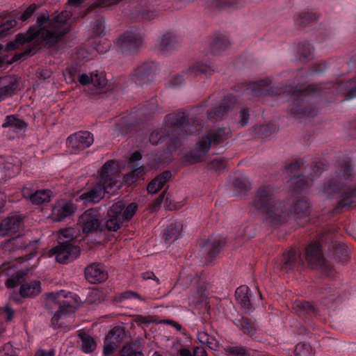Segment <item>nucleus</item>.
Instances as JSON below:
<instances>
[{"mask_svg":"<svg viewBox=\"0 0 356 356\" xmlns=\"http://www.w3.org/2000/svg\"><path fill=\"white\" fill-rule=\"evenodd\" d=\"M17 24L15 19H9L0 25V34L15 27Z\"/></svg>","mask_w":356,"mask_h":356,"instance_id":"37","label":"nucleus"},{"mask_svg":"<svg viewBox=\"0 0 356 356\" xmlns=\"http://www.w3.org/2000/svg\"><path fill=\"white\" fill-rule=\"evenodd\" d=\"M94 142L93 136L88 131H80L68 137L67 145L76 153L89 147Z\"/></svg>","mask_w":356,"mask_h":356,"instance_id":"7","label":"nucleus"},{"mask_svg":"<svg viewBox=\"0 0 356 356\" xmlns=\"http://www.w3.org/2000/svg\"><path fill=\"white\" fill-rule=\"evenodd\" d=\"M230 353L234 356H244L245 350L242 348H232L230 349Z\"/></svg>","mask_w":356,"mask_h":356,"instance_id":"45","label":"nucleus"},{"mask_svg":"<svg viewBox=\"0 0 356 356\" xmlns=\"http://www.w3.org/2000/svg\"><path fill=\"white\" fill-rule=\"evenodd\" d=\"M168 38H167V37L163 38L161 40V45L165 47L168 44Z\"/></svg>","mask_w":356,"mask_h":356,"instance_id":"55","label":"nucleus"},{"mask_svg":"<svg viewBox=\"0 0 356 356\" xmlns=\"http://www.w3.org/2000/svg\"><path fill=\"white\" fill-rule=\"evenodd\" d=\"M351 97H355L356 96V88H353L351 90Z\"/></svg>","mask_w":356,"mask_h":356,"instance_id":"58","label":"nucleus"},{"mask_svg":"<svg viewBox=\"0 0 356 356\" xmlns=\"http://www.w3.org/2000/svg\"><path fill=\"white\" fill-rule=\"evenodd\" d=\"M183 225L180 221L170 220L163 232V238L166 241H176L181 236Z\"/></svg>","mask_w":356,"mask_h":356,"instance_id":"14","label":"nucleus"},{"mask_svg":"<svg viewBox=\"0 0 356 356\" xmlns=\"http://www.w3.org/2000/svg\"><path fill=\"white\" fill-rule=\"evenodd\" d=\"M79 223L83 232L90 233L100 229L102 218L97 211L88 209L80 216Z\"/></svg>","mask_w":356,"mask_h":356,"instance_id":"6","label":"nucleus"},{"mask_svg":"<svg viewBox=\"0 0 356 356\" xmlns=\"http://www.w3.org/2000/svg\"><path fill=\"white\" fill-rule=\"evenodd\" d=\"M19 281V275H17L15 277L8 279L6 283V285L8 288H13L17 284H18Z\"/></svg>","mask_w":356,"mask_h":356,"instance_id":"42","label":"nucleus"},{"mask_svg":"<svg viewBox=\"0 0 356 356\" xmlns=\"http://www.w3.org/2000/svg\"><path fill=\"white\" fill-rule=\"evenodd\" d=\"M143 171L144 170L142 167L132 169L131 172L127 175L126 177V181L129 184H132L134 181V179L138 177L140 175H142Z\"/></svg>","mask_w":356,"mask_h":356,"instance_id":"32","label":"nucleus"},{"mask_svg":"<svg viewBox=\"0 0 356 356\" xmlns=\"http://www.w3.org/2000/svg\"><path fill=\"white\" fill-rule=\"evenodd\" d=\"M236 298L243 310L248 312L251 309V294L248 286H241L237 288L236 290Z\"/></svg>","mask_w":356,"mask_h":356,"instance_id":"15","label":"nucleus"},{"mask_svg":"<svg viewBox=\"0 0 356 356\" xmlns=\"http://www.w3.org/2000/svg\"><path fill=\"white\" fill-rule=\"evenodd\" d=\"M138 209L137 204L133 202L126 207L122 200L114 202L108 209L106 222L108 230L115 232L124 221L130 220Z\"/></svg>","mask_w":356,"mask_h":356,"instance_id":"4","label":"nucleus"},{"mask_svg":"<svg viewBox=\"0 0 356 356\" xmlns=\"http://www.w3.org/2000/svg\"><path fill=\"white\" fill-rule=\"evenodd\" d=\"M197 339L201 343L206 344V343L209 342V334L204 331L199 332L197 333Z\"/></svg>","mask_w":356,"mask_h":356,"instance_id":"44","label":"nucleus"},{"mask_svg":"<svg viewBox=\"0 0 356 356\" xmlns=\"http://www.w3.org/2000/svg\"><path fill=\"white\" fill-rule=\"evenodd\" d=\"M335 188V186H329L328 187L325 188V192L328 195H331L330 193V191L334 189Z\"/></svg>","mask_w":356,"mask_h":356,"instance_id":"54","label":"nucleus"},{"mask_svg":"<svg viewBox=\"0 0 356 356\" xmlns=\"http://www.w3.org/2000/svg\"><path fill=\"white\" fill-rule=\"evenodd\" d=\"M22 194L25 198L29 199L35 204H42L49 202L52 197V193L49 190H39L32 193L28 187L22 189Z\"/></svg>","mask_w":356,"mask_h":356,"instance_id":"11","label":"nucleus"},{"mask_svg":"<svg viewBox=\"0 0 356 356\" xmlns=\"http://www.w3.org/2000/svg\"><path fill=\"white\" fill-rule=\"evenodd\" d=\"M267 217L272 220L281 221L288 216L289 212L281 202L269 204L265 209Z\"/></svg>","mask_w":356,"mask_h":356,"instance_id":"13","label":"nucleus"},{"mask_svg":"<svg viewBox=\"0 0 356 356\" xmlns=\"http://www.w3.org/2000/svg\"><path fill=\"white\" fill-rule=\"evenodd\" d=\"M294 266V254L293 253H287L284 254L282 268L285 270L286 271L291 270Z\"/></svg>","mask_w":356,"mask_h":356,"instance_id":"25","label":"nucleus"},{"mask_svg":"<svg viewBox=\"0 0 356 356\" xmlns=\"http://www.w3.org/2000/svg\"><path fill=\"white\" fill-rule=\"evenodd\" d=\"M229 134V131L226 129H218L213 136L212 139L207 137L202 138L196 146L197 150L200 154L209 151L211 143H219L225 140Z\"/></svg>","mask_w":356,"mask_h":356,"instance_id":"10","label":"nucleus"},{"mask_svg":"<svg viewBox=\"0 0 356 356\" xmlns=\"http://www.w3.org/2000/svg\"><path fill=\"white\" fill-rule=\"evenodd\" d=\"M22 228V218L19 216L8 217L0 224V234H13Z\"/></svg>","mask_w":356,"mask_h":356,"instance_id":"12","label":"nucleus"},{"mask_svg":"<svg viewBox=\"0 0 356 356\" xmlns=\"http://www.w3.org/2000/svg\"><path fill=\"white\" fill-rule=\"evenodd\" d=\"M192 72H193L195 74H198L200 72H203V70H199V68L197 66H195L191 68Z\"/></svg>","mask_w":356,"mask_h":356,"instance_id":"56","label":"nucleus"},{"mask_svg":"<svg viewBox=\"0 0 356 356\" xmlns=\"http://www.w3.org/2000/svg\"><path fill=\"white\" fill-rule=\"evenodd\" d=\"M234 1H235V0H232V1H226L225 0V2L226 3H228L229 5H233V4L234 3Z\"/></svg>","mask_w":356,"mask_h":356,"instance_id":"60","label":"nucleus"},{"mask_svg":"<svg viewBox=\"0 0 356 356\" xmlns=\"http://www.w3.org/2000/svg\"><path fill=\"white\" fill-rule=\"evenodd\" d=\"M93 81L92 83L98 89L106 87L107 84V80L103 74L98 73L94 74Z\"/></svg>","mask_w":356,"mask_h":356,"instance_id":"30","label":"nucleus"},{"mask_svg":"<svg viewBox=\"0 0 356 356\" xmlns=\"http://www.w3.org/2000/svg\"><path fill=\"white\" fill-rule=\"evenodd\" d=\"M40 283L38 281L25 282L20 286L19 293L23 298H32L40 293Z\"/></svg>","mask_w":356,"mask_h":356,"instance_id":"18","label":"nucleus"},{"mask_svg":"<svg viewBox=\"0 0 356 356\" xmlns=\"http://www.w3.org/2000/svg\"><path fill=\"white\" fill-rule=\"evenodd\" d=\"M35 356H55V351L53 350L49 351L39 350L35 353Z\"/></svg>","mask_w":356,"mask_h":356,"instance_id":"46","label":"nucleus"},{"mask_svg":"<svg viewBox=\"0 0 356 356\" xmlns=\"http://www.w3.org/2000/svg\"><path fill=\"white\" fill-rule=\"evenodd\" d=\"M296 356H314L311 347L306 344H298L295 349Z\"/></svg>","mask_w":356,"mask_h":356,"instance_id":"26","label":"nucleus"},{"mask_svg":"<svg viewBox=\"0 0 356 356\" xmlns=\"http://www.w3.org/2000/svg\"><path fill=\"white\" fill-rule=\"evenodd\" d=\"M225 244L224 241L220 242L218 238H212L208 241L205 245L207 250L211 251L212 252H217L220 248L223 246Z\"/></svg>","mask_w":356,"mask_h":356,"instance_id":"27","label":"nucleus"},{"mask_svg":"<svg viewBox=\"0 0 356 356\" xmlns=\"http://www.w3.org/2000/svg\"><path fill=\"white\" fill-rule=\"evenodd\" d=\"M78 336L81 341V349L84 353H91L96 348V343L94 339L88 334L79 330Z\"/></svg>","mask_w":356,"mask_h":356,"instance_id":"21","label":"nucleus"},{"mask_svg":"<svg viewBox=\"0 0 356 356\" xmlns=\"http://www.w3.org/2000/svg\"><path fill=\"white\" fill-rule=\"evenodd\" d=\"M143 277L144 280L154 279L156 280L157 283L159 282V280L155 276V275L152 272H146L143 273Z\"/></svg>","mask_w":356,"mask_h":356,"instance_id":"47","label":"nucleus"},{"mask_svg":"<svg viewBox=\"0 0 356 356\" xmlns=\"http://www.w3.org/2000/svg\"><path fill=\"white\" fill-rule=\"evenodd\" d=\"M167 323L170 324L172 326H173L177 330L180 331L182 328L181 325L179 324L177 322L172 321H166Z\"/></svg>","mask_w":356,"mask_h":356,"instance_id":"50","label":"nucleus"},{"mask_svg":"<svg viewBox=\"0 0 356 356\" xmlns=\"http://www.w3.org/2000/svg\"><path fill=\"white\" fill-rule=\"evenodd\" d=\"M306 259L312 266H316L321 264V254L316 245L308 247L306 251Z\"/></svg>","mask_w":356,"mask_h":356,"instance_id":"22","label":"nucleus"},{"mask_svg":"<svg viewBox=\"0 0 356 356\" xmlns=\"http://www.w3.org/2000/svg\"><path fill=\"white\" fill-rule=\"evenodd\" d=\"M123 356H144L141 351H136L130 347H124L122 350Z\"/></svg>","mask_w":356,"mask_h":356,"instance_id":"40","label":"nucleus"},{"mask_svg":"<svg viewBox=\"0 0 356 356\" xmlns=\"http://www.w3.org/2000/svg\"><path fill=\"white\" fill-rule=\"evenodd\" d=\"M120 0H108V1H111V3H115L118 2Z\"/></svg>","mask_w":356,"mask_h":356,"instance_id":"61","label":"nucleus"},{"mask_svg":"<svg viewBox=\"0 0 356 356\" xmlns=\"http://www.w3.org/2000/svg\"><path fill=\"white\" fill-rule=\"evenodd\" d=\"M94 74H81L79 76V81L82 85H88L93 81Z\"/></svg>","mask_w":356,"mask_h":356,"instance_id":"38","label":"nucleus"},{"mask_svg":"<svg viewBox=\"0 0 356 356\" xmlns=\"http://www.w3.org/2000/svg\"><path fill=\"white\" fill-rule=\"evenodd\" d=\"M50 255H55L59 263H67L76 259L81 253L80 248L70 243L59 242L58 245L49 252Z\"/></svg>","mask_w":356,"mask_h":356,"instance_id":"5","label":"nucleus"},{"mask_svg":"<svg viewBox=\"0 0 356 356\" xmlns=\"http://www.w3.org/2000/svg\"><path fill=\"white\" fill-rule=\"evenodd\" d=\"M102 26H102V24H99V29H102ZM101 31H102V30H100V31H99V33H101Z\"/></svg>","mask_w":356,"mask_h":356,"instance_id":"63","label":"nucleus"},{"mask_svg":"<svg viewBox=\"0 0 356 356\" xmlns=\"http://www.w3.org/2000/svg\"><path fill=\"white\" fill-rule=\"evenodd\" d=\"M162 203H163L164 207L170 210L179 209L184 205L183 202H177L173 197L163 193L158 197L152 206V210L156 211Z\"/></svg>","mask_w":356,"mask_h":356,"instance_id":"16","label":"nucleus"},{"mask_svg":"<svg viewBox=\"0 0 356 356\" xmlns=\"http://www.w3.org/2000/svg\"><path fill=\"white\" fill-rule=\"evenodd\" d=\"M29 248L31 249V250H33V248H32L31 247V245H29Z\"/></svg>","mask_w":356,"mask_h":356,"instance_id":"64","label":"nucleus"},{"mask_svg":"<svg viewBox=\"0 0 356 356\" xmlns=\"http://www.w3.org/2000/svg\"><path fill=\"white\" fill-rule=\"evenodd\" d=\"M117 165L114 161L106 162L102 168L98 183L87 192L82 193L79 200L83 204L98 202L105 193H112L117 184Z\"/></svg>","mask_w":356,"mask_h":356,"instance_id":"2","label":"nucleus"},{"mask_svg":"<svg viewBox=\"0 0 356 356\" xmlns=\"http://www.w3.org/2000/svg\"><path fill=\"white\" fill-rule=\"evenodd\" d=\"M141 159V154L136 152H134V154H132V155L130 157V161L131 162H134V161H138Z\"/></svg>","mask_w":356,"mask_h":356,"instance_id":"49","label":"nucleus"},{"mask_svg":"<svg viewBox=\"0 0 356 356\" xmlns=\"http://www.w3.org/2000/svg\"><path fill=\"white\" fill-rule=\"evenodd\" d=\"M74 230L72 228H67L60 231L58 239L59 242H69L73 238Z\"/></svg>","mask_w":356,"mask_h":356,"instance_id":"29","label":"nucleus"},{"mask_svg":"<svg viewBox=\"0 0 356 356\" xmlns=\"http://www.w3.org/2000/svg\"><path fill=\"white\" fill-rule=\"evenodd\" d=\"M5 170L8 172V176L13 177L19 172L20 168L18 165L7 163L5 165Z\"/></svg>","mask_w":356,"mask_h":356,"instance_id":"33","label":"nucleus"},{"mask_svg":"<svg viewBox=\"0 0 356 356\" xmlns=\"http://www.w3.org/2000/svg\"><path fill=\"white\" fill-rule=\"evenodd\" d=\"M80 303V298L72 293H65L63 291L57 294H51L47 300V304L52 309H55L52 322L59 327L67 325V318H72L69 313H73Z\"/></svg>","mask_w":356,"mask_h":356,"instance_id":"3","label":"nucleus"},{"mask_svg":"<svg viewBox=\"0 0 356 356\" xmlns=\"http://www.w3.org/2000/svg\"><path fill=\"white\" fill-rule=\"evenodd\" d=\"M85 276L86 280L92 284L102 282L108 277L104 267L97 264H92L86 267Z\"/></svg>","mask_w":356,"mask_h":356,"instance_id":"9","label":"nucleus"},{"mask_svg":"<svg viewBox=\"0 0 356 356\" xmlns=\"http://www.w3.org/2000/svg\"><path fill=\"white\" fill-rule=\"evenodd\" d=\"M16 79L12 76L0 78V99L12 94L15 88Z\"/></svg>","mask_w":356,"mask_h":356,"instance_id":"17","label":"nucleus"},{"mask_svg":"<svg viewBox=\"0 0 356 356\" xmlns=\"http://www.w3.org/2000/svg\"><path fill=\"white\" fill-rule=\"evenodd\" d=\"M309 204L305 200H298L294 205L295 212L298 214H306L308 213Z\"/></svg>","mask_w":356,"mask_h":356,"instance_id":"28","label":"nucleus"},{"mask_svg":"<svg viewBox=\"0 0 356 356\" xmlns=\"http://www.w3.org/2000/svg\"><path fill=\"white\" fill-rule=\"evenodd\" d=\"M238 326L241 327V330L243 331V332L250 334L253 335L255 333L254 329L250 325V323L248 322V321L245 318H241L239 321Z\"/></svg>","mask_w":356,"mask_h":356,"instance_id":"31","label":"nucleus"},{"mask_svg":"<svg viewBox=\"0 0 356 356\" xmlns=\"http://www.w3.org/2000/svg\"><path fill=\"white\" fill-rule=\"evenodd\" d=\"M71 16V11L67 10L51 19H49V15L47 13H42L38 17L36 26L31 29L26 34L18 35L15 40L6 45L5 50H15L19 44L33 39L46 40L47 42H54L69 31L67 22Z\"/></svg>","mask_w":356,"mask_h":356,"instance_id":"1","label":"nucleus"},{"mask_svg":"<svg viewBox=\"0 0 356 356\" xmlns=\"http://www.w3.org/2000/svg\"><path fill=\"white\" fill-rule=\"evenodd\" d=\"M87 301L90 304H98L100 302L99 291L92 290L88 296Z\"/></svg>","mask_w":356,"mask_h":356,"instance_id":"34","label":"nucleus"},{"mask_svg":"<svg viewBox=\"0 0 356 356\" xmlns=\"http://www.w3.org/2000/svg\"><path fill=\"white\" fill-rule=\"evenodd\" d=\"M85 0H68V3L70 6H78Z\"/></svg>","mask_w":356,"mask_h":356,"instance_id":"51","label":"nucleus"},{"mask_svg":"<svg viewBox=\"0 0 356 356\" xmlns=\"http://www.w3.org/2000/svg\"><path fill=\"white\" fill-rule=\"evenodd\" d=\"M248 117H249V115L247 111H245V110H242L241 111V113H240L241 120H240L239 123L242 127H244L248 124Z\"/></svg>","mask_w":356,"mask_h":356,"instance_id":"43","label":"nucleus"},{"mask_svg":"<svg viewBox=\"0 0 356 356\" xmlns=\"http://www.w3.org/2000/svg\"><path fill=\"white\" fill-rule=\"evenodd\" d=\"M171 173L170 172H164L154 180H152L147 186V190L148 193L154 194L157 193L164 184L170 179Z\"/></svg>","mask_w":356,"mask_h":356,"instance_id":"19","label":"nucleus"},{"mask_svg":"<svg viewBox=\"0 0 356 356\" xmlns=\"http://www.w3.org/2000/svg\"><path fill=\"white\" fill-rule=\"evenodd\" d=\"M36 8L37 7L35 4L31 5L26 10H24V12L20 16V19L23 22H25L27 19H29L33 14V13L35 11Z\"/></svg>","mask_w":356,"mask_h":356,"instance_id":"35","label":"nucleus"},{"mask_svg":"<svg viewBox=\"0 0 356 356\" xmlns=\"http://www.w3.org/2000/svg\"><path fill=\"white\" fill-rule=\"evenodd\" d=\"M11 348H12V346L9 343H7L3 346V349L4 350H10L11 349Z\"/></svg>","mask_w":356,"mask_h":356,"instance_id":"57","label":"nucleus"},{"mask_svg":"<svg viewBox=\"0 0 356 356\" xmlns=\"http://www.w3.org/2000/svg\"><path fill=\"white\" fill-rule=\"evenodd\" d=\"M76 210V207L72 202L60 200L52 208L51 218L54 221H60L74 213Z\"/></svg>","mask_w":356,"mask_h":356,"instance_id":"8","label":"nucleus"},{"mask_svg":"<svg viewBox=\"0 0 356 356\" xmlns=\"http://www.w3.org/2000/svg\"><path fill=\"white\" fill-rule=\"evenodd\" d=\"M137 40L136 36L133 33L127 32L119 38L118 42L122 47H127L131 49L136 47Z\"/></svg>","mask_w":356,"mask_h":356,"instance_id":"24","label":"nucleus"},{"mask_svg":"<svg viewBox=\"0 0 356 356\" xmlns=\"http://www.w3.org/2000/svg\"><path fill=\"white\" fill-rule=\"evenodd\" d=\"M193 356H207V354L203 348H197L194 350Z\"/></svg>","mask_w":356,"mask_h":356,"instance_id":"48","label":"nucleus"},{"mask_svg":"<svg viewBox=\"0 0 356 356\" xmlns=\"http://www.w3.org/2000/svg\"><path fill=\"white\" fill-rule=\"evenodd\" d=\"M1 314L6 318L7 321H10L13 318L14 311L10 306L6 305L2 309Z\"/></svg>","mask_w":356,"mask_h":356,"instance_id":"39","label":"nucleus"},{"mask_svg":"<svg viewBox=\"0 0 356 356\" xmlns=\"http://www.w3.org/2000/svg\"><path fill=\"white\" fill-rule=\"evenodd\" d=\"M133 298H138L140 300H143V299L142 298H140V296L138 293H136L134 291H125L120 295V301L126 300V299H133Z\"/></svg>","mask_w":356,"mask_h":356,"instance_id":"36","label":"nucleus"},{"mask_svg":"<svg viewBox=\"0 0 356 356\" xmlns=\"http://www.w3.org/2000/svg\"><path fill=\"white\" fill-rule=\"evenodd\" d=\"M180 356H192L190 350L188 349H181L179 352Z\"/></svg>","mask_w":356,"mask_h":356,"instance_id":"52","label":"nucleus"},{"mask_svg":"<svg viewBox=\"0 0 356 356\" xmlns=\"http://www.w3.org/2000/svg\"><path fill=\"white\" fill-rule=\"evenodd\" d=\"M2 126L15 132L24 131L26 127V124L23 120L16 118L14 115L7 116Z\"/></svg>","mask_w":356,"mask_h":356,"instance_id":"20","label":"nucleus"},{"mask_svg":"<svg viewBox=\"0 0 356 356\" xmlns=\"http://www.w3.org/2000/svg\"><path fill=\"white\" fill-rule=\"evenodd\" d=\"M208 341L209 342L206 343L205 345H207L209 348L212 350H216L219 346V341L216 340L213 337L209 335Z\"/></svg>","mask_w":356,"mask_h":356,"instance_id":"41","label":"nucleus"},{"mask_svg":"<svg viewBox=\"0 0 356 356\" xmlns=\"http://www.w3.org/2000/svg\"><path fill=\"white\" fill-rule=\"evenodd\" d=\"M6 197L3 194H0V212L5 204Z\"/></svg>","mask_w":356,"mask_h":356,"instance_id":"53","label":"nucleus"},{"mask_svg":"<svg viewBox=\"0 0 356 356\" xmlns=\"http://www.w3.org/2000/svg\"><path fill=\"white\" fill-rule=\"evenodd\" d=\"M122 331L120 328L113 329L106 336L104 345V355L111 354L115 348V334L116 332Z\"/></svg>","mask_w":356,"mask_h":356,"instance_id":"23","label":"nucleus"},{"mask_svg":"<svg viewBox=\"0 0 356 356\" xmlns=\"http://www.w3.org/2000/svg\"><path fill=\"white\" fill-rule=\"evenodd\" d=\"M312 51H313V48L310 45H309L308 46V54L310 55L312 53Z\"/></svg>","mask_w":356,"mask_h":356,"instance_id":"59","label":"nucleus"},{"mask_svg":"<svg viewBox=\"0 0 356 356\" xmlns=\"http://www.w3.org/2000/svg\"><path fill=\"white\" fill-rule=\"evenodd\" d=\"M152 356H161L160 354H159L157 352H155Z\"/></svg>","mask_w":356,"mask_h":356,"instance_id":"62","label":"nucleus"}]
</instances>
